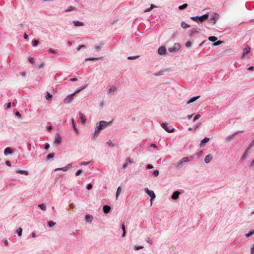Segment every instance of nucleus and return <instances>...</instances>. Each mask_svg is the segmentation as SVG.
Listing matches in <instances>:
<instances>
[{
  "instance_id": "4d7b16f0",
  "label": "nucleus",
  "mask_w": 254,
  "mask_h": 254,
  "mask_svg": "<svg viewBox=\"0 0 254 254\" xmlns=\"http://www.w3.org/2000/svg\"><path fill=\"white\" fill-rule=\"evenodd\" d=\"M5 108H6V109H9V108L11 107V103L10 102H9L7 103V104H6L5 105Z\"/></svg>"
},
{
  "instance_id": "13d9d810",
  "label": "nucleus",
  "mask_w": 254,
  "mask_h": 254,
  "mask_svg": "<svg viewBox=\"0 0 254 254\" xmlns=\"http://www.w3.org/2000/svg\"><path fill=\"white\" fill-rule=\"evenodd\" d=\"M86 48V46L84 45H79L77 47V51H79L82 48Z\"/></svg>"
},
{
  "instance_id": "8fccbe9b",
  "label": "nucleus",
  "mask_w": 254,
  "mask_h": 254,
  "mask_svg": "<svg viewBox=\"0 0 254 254\" xmlns=\"http://www.w3.org/2000/svg\"><path fill=\"white\" fill-rule=\"evenodd\" d=\"M254 145V139L252 141V142L249 144L247 148L248 149H251V148Z\"/></svg>"
},
{
  "instance_id": "dca6fc26",
  "label": "nucleus",
  "mask_w": 254,
  "mask_h": 254,
  "mask_svg": "<svg viewBox=\"0 0 254 254\" xmlns=\"http://www.w3.org/2000/svg\"><path fill=\"white\" fill-rule=\"evenodd\" d=\"M79 116L81 120V123L82 124H84L86 123V119L85 115L81 112L79 113Z\"/></svg>"
},
{
  "instance_id": "f257e3e1",
  "label": "nucleus",
  "mask_w": 254,
  "mask_h": 254,
  "mask_svg": "<svg viewBox=\"0 0 254 254\" xmlns=\"http://www.w3.org/2000/svg\"><path fill=\"white\" fill-rule=\"evenodd\" d=\"M113 121L106 122L105 121H101L96 124L95 130L93 134V138L95 139L98 136L101 131L104 128L111 126L113 124Z\"/></svg>"
},
{
  "instance_id": "f8f14e48",
  "label": "nucleus",
  "mask_w": 254,
  "mask_h": 254,
  "mask_svg": "<svg viewBox=\"0 0 254 254\" xmlns=\"http://www.w3.org/2000/svg\"><path fill=\"white\" fill-rule=\"evenodd\" d=\"M132 164V162L131 161L130 158L127 157L126 159V162L123 164L122 168L125 169L128 166V165H131Z\"/></svg>"
},
{
  "instance_id": "6e6d98bb",
  "label": "nucleus",
  "mask_w": 254,
  "mask_h": 254,
  "mask_svg": "<svg viewBox=\"0 0 254 254\" xmlns=\"http://www.w3.org/2000/svg\"><path fill=\"white\" fill-rule=\"evenodd\" d=\"M200 118V115L199 114H197L194 117L193 120V121H195L198 120Z\"/></svg>"
},
{
  "instance_id": "4be33fe9",
  "label": "nucleus",
  "mask_w": 254,
  "mask_h": 254,
  "mask_svg": "<svg viewBox=\"0 0 254 254\" xmlns=\"http://www.w3.org/2000/svg\"><path fill=\"white\" fill-rule=\"evenodd\" d=\"M212 156L211 154L207 155L204 158V162L206 164H208L212 159Z\"/></svg>"
},
{
  "instance_id": "bf43d9fd",
  "label": "nucleus",
  "mask_w": 254,
  "mask_h": 254,
  "mask_svg": "<svg viewBox=\"0 0 254 254\" xmlns=\"http://www.w3.org/2000/svg\"><path fill=\"white\" fill-rule=\"evenodd\" d=\"M90 163V162H81L79 164L80 165H87Z\"/></svg>"
},
{
  "instance_id": "603ef678",
  "label": "nucleus",
  "mask_w": 254,
  "mask_h": 254,
  "mask_svg": "<svg viewBox=\"0 0 254 254\" xmlns=\"http://www.w3.org/2000/svg\"><path fill=\"white\" fill-rule=\"evenodd\" d=\"M93 188V185L91 183H89L86 186V189L88 190H90L92 189Z\"/></svg>"
},
{
  "instance_id": "ea45409f",
  "label": "nucleus",
  "mask_w": 254,
  "mask_h": 254,
  "mask_svg": "<svg viewBox=\"0 0 254 254\" xmlns=\"http://www.w3.org/2000/svg\"><path fill=\"white\" fill-rule=\"evenodd\" d=\"M55 155V153H51L49 154L47 156V160H51V159H53Z\"/></svg>"
},
{
  "instance_id": "ddd939ff",
  "label": "nucleus",
  "mask_w": 254,
  "mask_h": 254,
  "mask_svg": "<svg viewBox=\"0 0 254 254\" xmlns=\"http://www.w3.org/2000/svg\"><path fill=\"white\" fill-rule=\"evenodd\" d=\"M180 194V192L178 190L175 191L171 195V198L173 200H177Z\"/></svg>"
},
{
  "instance_id": "49530a36",
  "label": "nucleus",
  "mask_w": 254,
  "mask_h": 254,
  "mask_svg": "<svg viewBox=\"0 0 254 254\" xmlns=\"http://www.w3.org/2000/svg\"><path fill=\"white\" fill-rule=\"evenodd\" d=\"M159 174V172L158 170H155L152 172V176L154 177H157Z\"/></svg>"
},
{
  "instance_id": "6e6552de",
  "label": "nucleus",
  "mask_w": 254,
  "mask_h": 254,
  "mask_svg": "<svg viewBox=\"0 0 254 254\" xmlns=\"http://www.w3.org/2000/svg\"><path fill=\"white\" fill-rule=\"evenodd\" d=\"M62 137H61V135L58 133H56V136H55V139L54 141L55 144L56 145L60 144L62 142Z\"/></svg>"
},
{
  "instance_id": "a18cd8bd",
  "label": "nucleus",
  "mask_w": 254,
  "mask_h": 254,
  "mask_svg": "<svg viewBox=\"0 0 254 254\" xmlns=\"http://www.w3.org/2000/svg\"><path fill=\"white\" fill-rule=\"evenodd\" d=\"M49 53H52V54H54L55 55H58V52L54 49H52V48H50L49 49Z\"/></svg>"
},
{
  "instance_id": "aec40b11",
  "label": "nucleus",
  "mask_w": 254,
  "mask_h": 254,
  "mask_svg": "<svg viewBox=\"0 0 254 254\" xmlns=\"http://www.w3.org/2000/svg\"><path fill=\"white\" fill-rule=\"evenodd\" d=\"M250 150V149H248V148H246L244 154H243L241 158V160L244 161L247 158Z\"/></svg>"
},
{
  "instance_id": "423d86ee",
  "label": "nucleus",
  "mask_w": 254,
  "mask_h": 254,
  "mask_svg": "<svg viewBox=\"0 0 254 254\" xmlns=\"http://www.w3.org/2000/svg\"><path fill=\"white\" fill-rule=\"evenodd\" d=\"M180 48V45L179 43H176L174 44L173 47H170L168 49V51L170 53H175L177 52Z\"/></svg>"
},
{
  "instance_id": "de8ad7c7",
  "label": "nucleus",
  "mask_w": 254,
  "mask_h": 254,
  "mask_svg": "<svg viewBox=\"0 0 254 254\" xmlns=\"http://www.w3.org/2000/svg\"><path fill=\"white\" fill-rule=\"evenodd\" d=\"M139 57V56H129L127 57V59L129 60H134Z\"/></svg>"
},
{
  "instance_id": "09e8293b",
  "label": "nucleus",
  "mask_w": 254,
  "mask_h": 254,
  "mask_svg": "<svg viewBox=\"0 0 254 254\" xmlns=\"http://www.w3.org/2000/svg\"><path fill=\"white\" fill-rule=\"evenodd\" d=\"M75 9V7L72 6H69L67 7V8L65 10L67 12L71 11V10Z\"/></svg>"
},
{
  "instance_id": "37998d69",
  "label": "nucleus",
  "mask_w": 254,
  "mask_h": 254,
  "mask_svg": "<svg viewBox=\"0 0 254 254\" xmlns=\"http://www.w3.org/2000/svg\"><path fill=\"white\" fill-rule=\"evenodd\" d=\"M39 44V41L38 40H34L32 41V45L33 47L37 46Z\"/></svg>"
},
{
  "instance_id": "4c0bfd02",
  "label": "nucleus",
  "mask_w": 254,
  "mask_h": 254,
  "mask_svg": "<svg viewBox=\"0 0 254 254\" xmlns=\"http://www.w3.org/2000/svg\"><path fill=\"white\" fill-rule=\"evenodd\" d=\"M45 97L47 100H51L52 99L53 95L49 92H47Z\"/></svg>"
},
{
  "instance_id": "680f3d73",
  "label": "nucleus",
  "mask_w": 254,
  "mask_h": 254,
  "mask_svg": "<svg viewBox=\"0 0 254 254\" xmlns=\"http://www.w3.org/2000/svg\"><path fill=\"white\" fill-rule=\"evenodd\" d=\"M24 39L25 40V41H28L29 40L28 36L26 34V33H24L23 35Z\"/></svg>"
},
{
  "instance_id": "f704fd0d",
  "label": "nucleus",
  "mask_w": 254,
  "mask_h": 254,
  "mask_svg": "<svg viewBox=\"0 0 254 254\" xmlns=\"http://www.w3.org/2000/svg\"><path fill=\"white\" fill-rule=\"evenodd\" d=\"M181 25V27L184 29H186L190 27L189 24L186 23L184 21H182Z\"/></svg>"
},
{
  "instance_id": "7c9ffc66",
  "label": "nucleus",
  "mask_w": 254,
  "mask_h": 254,
  "mask_svg": "<svg viewBox=\"0 0 254 254\" xmlns=\"http://www.w3.org/2000/svg\"><path fill=\"white\" fill-rule=\"evenodd\" d=\"M102 58V57H98V58H94V57H89V58H87L85 59V61H95V60H100V59H101Z\"/></svg>"
},
{
  "instance_id": "b1692460",
  "label": "nucleus",
  "mask_w": 254,
  "mask_h": 254,
  "mask_svg": "<svg viewBox=\"0 0 254 254\" xmlns=\"http://www.w3.org/2000/svg\"><path fill=\"white\" fill-rule=\"evenodd\" d=\"M85 219L87 222L90 223L93 220V216L90 214H86L85 216Z\"/></svg>"
},
{
  "instance_id": "6ab92c4d",
  "label": "nucleus",
  "mask_w": 254,
  "mask_h": 254,
  "mask_svg": "<svg viewBox=\"0 0 254 254\" xmlns=\"http://www.w3.org/2000/svg\"><path fill=\"white\" fill-rule=\"evenodd\" d=\"M13 152L12 149L10 147H7L4 149V154L5 156H7L8 155L12 154Z\"/></svg>"
},
{
  "instance_id": "69168bd1",
  "label": "nucleus",
  "mask_w": 254,
  "mask_h": 254,
  "mask_svg": "<svg viewBox=\"0 0 254 254\" xmlns=\"http://www.w3.org/2000/svg\"><path fill=\"white\" fill-rule=\"evenodd\" d=\"M15 116L19 118H21V115L18 111L15 112Z\"/></svg>"
},
{
  "instance_id": "72a5a7b5",
  "label": "nucleus",
  "mask_w": 254,
  "mask_h": 254,
  "mask_svg": "<svg viewBox=\"0 0 254 254\" xmlns=\"http://www.w3.org/2000/svg\"><path fill=\"white\" fill-rule=\"evenodd\" d=\"M55 224H56V223L54 222L52 220H50V221H48V223H47L48 226L50 228H52V227H54L55 225Z\"/></svg>"
},
{
  "instance_id": "393cba45",
  "label": "nucleus",
  "mask_w": 254,
  "mask_h": 254,
  "mask_svg": "<svg viewBox=\"0 0 254 254\" xmlns=\"http://www.w3.org/2000/svg\"><path fill=\"white\" fill-rule=\"evenodd\" d=\"M117 88L114 86H112L108 90V93L113 94L117 91Z\"/></svg>"
},
{
  "instance_id": "20e7f679",
  "label": "nucleus",
  "mask_w": 254,
  "mask_h": 254,
  "mask_svg": "<svg viewBox=\"0 0 254 254\" xmlns=\"http://www.w3.org/2000/svg\"><path fill=\"white\" fill-rule=\"evenodd\" d=\"M144 191L150 197V201L151 205L152 203V201L153 199L155 198L156 195L153 190H150L147 188L144 189Z\"/></svg>"
},
{
  "instance_id": "2f4dec72",
  "label": "nucleus",
  "mask_w": 254,
  "mask_h": 254,
  "mask_svg": "<svg viewBox=\"0 0 254 254\" xmlns=\"http://www.w3.org/2000/svg\"><path fill=\"white\" fill-rule=\"evenodd\" d=\"M38 207L43 211H46L47 209L46 205L45 203L39 204Z\"/></svg>"
},
{
  "instance_id": "864d4df0",
  "label": "nucleus",
  "mask_w": 254,
  "mask_h": 254,
  "mask_svg": "<svg viewBox=\"0 0 254 254\" xmlns=\"http://www.w3.org/2000/svg\"><path fill=\"white\" fill-rule=\"evenodd\" d=\"M184 163H187L189 162V159L188 158H187V157H184L181 160Z\"/></svg>"
},
{
  "instance_id": "9d476101",
  "label": "nucleus",
  "mask_w": 254,
  "mask_h": 254,
  "mask_svg": "<svg viewBox=\"0 0 254 254\" xmlns=\"http://www.w3.org/2000/svg\"><path fill=\"white\" fill-rule=\"evenodd\" d=\"M121 229L123 231V234L122 235V237H125L126 236L127 231L126 230V227L125 225V222L124 221H121Z\"/></svg>"
},
{
  "instance_id": "39448f33",
  "label": "nucleus",
  "mask_w": 254,
  "mask_h": 254,
  "mask_svg": "<svg viewBox=\"0 0 254 254\" xmlns=\"http://www.w3.org/2000/svg\"><path fill=\"white\" fill-rule=\"evenodd\" d=\"M75 93H72L68 95H67L64 100V104H69L73 100L74 97L75 96Z\"/></svg>"
},
{
  "instance_id": "c756f323",
  "label": "nucleus",
  "mask_w": 254,
  "mask_h": 254,
  "mask_svg": "<svg viewBox=\"0 0 254 254\" xmlns=\"http://www.w3.org/2000/svg\"><path fill=\"white\" fill-rule=\"evenodd\" d=\"M71 122H72V127H73V128L74 129V131L76 133H78V129H77V128L76 127V125H75V123L74 119H73V118L71 119Z\"/></svg>"
},
{
  "instance_id": "4468645a",
  "label": "nucleus",
  "mask_w": 254,
  "mask_h": 254,
  "mask_svg": "<svg viewBox=\"0 0 254 254\" xmlns=\"http://www.w3.org/2000/svg\"><path fill=\"white\" fill-rule=\"evenodd\" d=\"M103 210L104 213L108 214L110 212L111 210V207L108 205H104L103 207Z\"/></svg>"
},
{
  "instance_id": "338daca9",
  "label": "nucleus",
  "mask_w": 254,
  "mask_h": 254,
  "mask_svg": "<svg viewBox=\"0 0 254 254\" xmlns=\"http://www.w3.org/2000/svg\"><path fill=\"white\" fill-rule=\"evenodd\" d=\"M251 254H254V243L253 244L252 247L251 248Z\"/></svg>"
},
{
  "instance_id": "58836bf2",
  "label": "nucleus",
  "mask_w": 254,
  "mask_h": 254,
  "mask_svg": "<svg viewBox=\"0 0 254 254\" xmlns=\"http://www.w3.org/2000/svg\"><path fill=\"white\" fill-rule=\"evenodd\" d=\"M218 38L215 36H209L208 37V40L212 42H214L217 40Z\"/></svg>"
},
{
  "instance_id": "a19ab883",
  "label": "nucleus",
  "mask_w": 254,
  "mask_h": 254,
  "mask_svg": "<svg viewBox=\"0 0 254 254\" xmlns=\"http://www.w3.org/2000/svg\"><path fill=\"white\" fill-rule=\"evenodd\" d=\"M188 5L187 3H184L181 5L179 6V9L180 10H183L184 9L188 7Z\"/></svg>"
},
{
  "instance_id": "79ce46f5",
  "label": "nucleus",
  "mask_w": 254,
  "mask_h": 254,
  "mask_svg": "<svg viewBox=\"0 0 254 254\" xmlns=\"http://www.w3.org/2000/svg\"><path fill=\"white\" fill-rule=\"evenodd\" d=\"M254 234V229L253 230L250 231L249 232V233L245 234V237H249L253 235Z\"/></svg>"
},
{
  "instance_id": "c85d7f7f",
  "label": "nucleus",
  "mask_w": 254,
  "mask_h": 254,
  "mask_svg": "<svg viewBox=\"0 0 254 254\" xmlns=\"http://www.w3.org/2000/svg\"><path fill=\"white\" fill-rule=\"evenodd\" d=\"M184 163L181 161L180 160L176 165V168L177 169H181L183 167Z\"/></svg>"
},
{
  "instance_id": "e433bc0d",
  "label": "nucleus",
  "mask_w": 254,
  "mask_h": 254,
  "mask_svg": "<svg viewBox=\"0 0 254 254\" xmlns=\"http://www.w3.org/2000/svg\"><path fill=\"white\" fill-rule=\"evenodd\" d=\"M121 187H119L117 188V191H116V199H118L119 196L120 195V194L121 193Z\"/></svg>"
},
{
  "instance_id": "0e129e2a",
  "label": "nucleus",
  "mask_w": 254,
  "mask_h": 254,
  "mask_svg": "<svg viewBox=\"0 0 254 254\" xmlns=\"http://www.w3.org/2000/svg\"><path fill=\"white\" fill-rule=\"evenodd\" d=\"M142 248H143V247L142 246H141V245L135 246V250H138L142 249Z\"/></svg>"
},
{
  "instance_id": "a878e982",
  "label": "nucleus",
  "mask_w": 254,
  "mask_h": 254,
  "mask_svg": "<svg viewBox=\"0 0 254 254\" xmlns=\"http://www.w3.org/2000/svg\"><path fill=\"white\" fill-rule=\"evenodd\" d=\"M72 23L75 26H82L84 25V23L83 22L78 20H73Z\"/></svg>"
},
{
  "instance_id": "473e14b6",
  "label": "nucleus",
  "mask_w": 254,
  "mask_h": 254,
  "mask_svg": "<svg viewBox=\"0 0 254 254\" xmlns=\"http://www.w3.org/2000/svg\"><path fill=\"white\" fill-rule=\"evenodd\" d=\"M103 46H104V44H100L99 45L95 46L94 47L95 51H100L101 50V49L102 48V47H103Z\"/></svg>"
},
{
  "instance_id": "7ed1b4c3",
  "label": "nucleus",
  "mask_w": 254,
  "mask_h": 254,
  "mask_svg": "<svg viewBox=\"0 0 254 254\" xmlns=\"http://www.w3.org/2000/svg\"><path fill=\"white\" fill-rule=\"evenodd\" d=\"M161 126L167 132L172 133L175 129L174 127H170L168 126V124L166 122H163L161 124Z\"/></svg>"
},
{
  "instance_id": "5701e85b",
  "label": "nucleus",
  "mask_w": 254,
  "mask_h": 254,
  "mask_svg": "<svg viewBox=\"0 0 254 254\" xmlns=\"http://www.w3.org/2000/svg\"><path fill=\"white\" fill-rule=\"evenodd\" d=\"M15 173L17 174H20L21 175H24L26 176H28L29 175V172L26 170H17L15 171Z\"/></svg>"
},
{
  "instance_id": "e2e57ef3",
  "label": "nucleus",
  "mask_w": 254,
  "mask_h": 254,
  "mask_svg": "<svg viewBox=\"0 0 254 254\" xmlns=\"http://www.w3.org/2000/svg\"><path fill=\"white\" fill-rule=\"evenodd\" d=\"M50 145L49 143H48L47 142L45 144V149L46 150H48L49 148H50Z\"/></svg>"
},
{
  "instance_id": "2eb2a0df",
  "label": "nucleus",
  "mask_w": 254,
  "mask_h": 254,
  "mask_svg": "<svg viewBox=\"0 0 254 254\" xmlns=\"http://www.w3.org/2000/svg\"><path fill=\"white\" fill-rule=\"evenodd\" d=\"M210 138L207 137H205L203 139L200 141L199 145L200 146H204L209 140Z\"/></svg>"
},
{
  "instance_id": "0eeeda50",
  "label": "nucleus",
  "mask_w": 254,
  "mask_h": 254,
  "mask_svg": "<svg viewBox=\"0 0 254 254\" xmlns=\"http://www.w3.org/2000/svg\"><path fill=\"white\" fill-rule=\"evenodd\" d=\"M219 14L216 13H213V15L211 16V17L209 19L208 21L211 22L213 24H215L216 22V20L219 18Z\"/></svg>"
},
{
  "instance_id": "c9c22d12",
  "label": "nucleus",
  "mask_w": 254,
  "mask_h": 254,
  "mask_svg": "<svg viewBox=\"0 0 254 254\" xmlns=\"http://www.w3.org/2000/svg\"><path fill=\"white\" fill-rule=\"evenodd\" d=\"M23 230L21 227H19L18 229L16 230V233L17 235L19 237L22 236Z\"/></svg>"
},
{
  "instance_id": "f03ea898",
  "label": "nucleus",
  "mask_w": 254,
  "mask_h": 254,
  "mask_svg": "<svg viewBox=\"0 0 254 254\" xmlns=\"http://www.w3.org/2000/svg\"><path fill=\"white\" fill-rule=\"evenodd\" d=\"M208 16L209 13L207 12L206 13L201 16H191L190 19L194 21H198L199 22L202 23L205 20L208 19Z\"/></svg>"
},
{
  "instance_id": "1a4fd4ad",
  "label": "nucleus",
  "mask_w": 254,
  "mask_h": 254,
  "mask_svg": "<svg viewBox=\"0 0 254 254\" xmlns=\"http://www.w3.org/2000/svg\"><path fill=\"white\" fill-rule=\"evenodd\" d=\"M166 49L164 46L160 47L157 51V53L160 55H164L166 54Z\"/></svg>"
},
{
  "instance_id": "052dcab7",
  "label": "nucleus",
  "mask_w": 254,
  "mask_h": 254,
  "mask_svg": "<svg viewBox=\"0 0 254 254\" xmlns=\"http://www.w3.org/2000/svg\"><path fill=\"white\" fill-rule=\"evenodd\" d=\"M82 173V171L80 169L79 170H78L76 172H75V175L76 176H79L80 175L81 173Z\"/></svg>"
},
{
  "instance_id": "9b49d317",
  "label": "nucleus",
  "mask_w": 254,
  "mask_h": 254,
  "mask_svg": "<svg viewBox=\"0 0 254 254\" xmlns=\"http://www.w3.org/2000/svg\"><path fill=\"white\" fill-rule=\"evenodd\" d=\"M243 132V130L239 131H237V132H234L232 134H230V135H228L226 138V141H231L234 138V137H235V135H237L240 132Z\"/></svg>"
},
{
  "instance_id": "c03bdc74",
  "label": "nucleus",
  "mask_w": 254,
  "mask_h": 254,
  "mask_svg": "<svg viewBox=\"0 0 254 254\" xmlns=\"http://www.w3.org/2000/svg\"><path fill=\"white\" fill-rule=\"evenodd\" d=\"M107 144L110 146V147H114L116 144L115 143H113L111 140H109L107 142Z\"/></svg>"
},
{
  "instance_id": "774afa93",
  "label": "nucleus",
  "mask_w": 254,
  "mask_h": 254,
  "mask_svg": "<svg viewBox=\"0 0 254 254\" xmlns=\"http://www.w3.org/2000/svg\"><path fill=\"white\" fill-rule=\"evenodd\" d=\"M146 167L148 169H152L154 168L153 166L151 164H148Z\"/></svg>"
},
{
  "instance_id": "a211bd4d",
  "label": "nucleus",
  "mask_w": 254,
  "mask_h": 254,
  "mask_svg": "<svg viewBox=\"0 0 254 254\" xmlns=\"http://www.w3.org/2000/svg\"><path fill=\"white\" fill-rule=\"evenodd\" d=\"M71 166V164H68L66 166H65L64 167L62 168H57L55 170V171H59V170H62L63 171H66Z\"/></svg>"
},
{
  "instance_id": "5fc2aeb1",
  "label": "nucleus",
  "mask_w": 254,
  "mask_h": 254,
  "mask_svg": "<svg viewBox=\"0 0 254 254\" xmlns=\"http://www.w3.org/2000/svg\"><path fill=\"white\" fill-rule=\"evenodd\" d=\"M191 45H192V43L190 41H188L186 43L185 46L187 48H189V47H190L191 46Z\"/></svg>"
},
{
  "instance_id": "412c9836",
  "label": "nucleus",
  "mask_w": 254,
  "mask_h": 254,
  "mask_svg": "<svg viewBox=\"0 0 254 254\" xmlns=\"http://www.w3.org/2000/svg\"><path fill=\"white\" fill-rule=\"evenodd\" d=\"M200 31L199 28H194L190 30L189 32V36H193V34L195 33H199Z\"/></svg>"
},
{
  "instance_id": "f3484780",
  "label": "nucleus",
  "mask_w": 254,
  "mask_h": 254,
  "mask_svg": "<svg viewBox=\"0 0 254 254\" xmlns=\"http://www.w3.org/2000/svg\"><path fill=\"white\" fill-rule=\"evenodd\" d=\"M200 98V96L199 95H198V96H193L192 97H191L187 102V104H190L191 103H193L194 102V101H195L196 100H197L198 99H199Z\"/></svg>"
},
{
  "instance_id": "bb28decb",
  "label": "nucleus",
  "mask_w": 254,
  "mask_h": 254,
  "mask_svg": "<svg viewBox=\"0 0 254 254\" xmlns=\"http://www.w3.org/2000/svg\"><path fill=\"white\" fill-rule=\"evenodd\" d=\"M250 52V48L249 47H246L244 49L243 52L242 54V57H244L246 54H249Z\"/></svg>"
},
{
  "instance_id": "cd10ccee",
  "label": "nucleus",
  "mask_w": 254,
  "mask_h": 254,
  "mask_svg": "<svg viewBox=\"0 0 254 254\" xmlns=\"http://www.w3.org/2000/svg\"><path fill=\"white\" fill-rule=\"evenodd\" d=\"M87 86V84H85L83 86L77 88L76 89L75 91L74 92V93H75V94H76L77 93L80 92L81 90L85 88Z\"/></svg>"
},
{
  "instance_id": "3c124183",
  "label": "nucleus",
  "mask_w": 254,
  "mask_h": 254,
  "mask_svg": "<svg viewBox=\"0 0 254 254\" xmlns=\"http://www.w3.org/2000/svg\"><path fill=\"white\" fill-rule=\"evenodd\" d=\"M28 61L31 64H35V59L32 57H29L28 58Z\"/></svg>"
}]
</instances>
